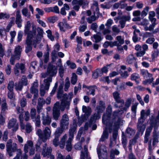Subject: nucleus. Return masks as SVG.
Listing matches in <instances>:
<instances>
[{
    "label": "nucleus",
    "instance_id": "nucleus-36",
    "mask_svg": "<svg viewBox=\"0 0 159 159\" xmlns=\"http://www.w3.org/2000/svg\"><path fill=\"white\" fill-rule=\"evenodd\" d=\"M136 59L134 56L131 54L129 55L126 58V62L129 64H131L135 62Z\"/></svg>",
    "mask_w": 159,
    "mask_h": 159
},
{
    "label": "nucleus",
    "instance_id": "nucleus-34",
    "mask_svg": "<svg viewBox=\"0 0 159 159\" xmlns=\"http://www.w3.org/2000/svg\"><path fill=\"white\" fill-rule=\"evenodd\" d=\"M38 83L36 82H34L30 89V92L33 93H38V90L37 89Z\"/></svg>",
    "mask_w": 159,
    "mask_h": 159
},
{
    "label": "nucleus",
    "instance_id": "nucleus-47",
    "mask_svg": "<svg viewBox=\"0 0 159 159\" xmlns=\"http://www.w3.org/2000/svg\"><path fill=\"white\" fill-rule=\"evenodd\" d=\"M111 65H107L105 66H104L100 69V71L102 75H103V73H107L108 71V69L110 67Z\"/></svg>",
    "mask_w": 159,
    "mask_h": 159
},
{
    "label": "nucleus",
    "instance_id": "nucleus-30",
    "mask_svg": "<svg viewBox=\"0 0 159 159\" xmlns=\"http://www.w3.org/2000/svg\"><path fill=\"white\" fill-rule=\"evenodd\" d=\"M64 130L65 129L61 127H58L54 133V136L56 137L59 138Z\"/></svg>",
    "mask_w": 159,
    "mask_h": 159
},
{
    "label": "nucleus",
    "instance_id": "nucleus-24",
    "mask_svg": "<svg viewBox=\"0 0 159 159\" xmlns=\"http://www.w3.org/2000/svg\"><path fill=\"white\" fill-rule=\"evenodd\" d=\"M115 100V102L112 103L115 107L116 108L119 107L120 108L122 107L123 105L125 103L124 100L123 99L120 98Z\"/></svg>",
    "mask_w": 159,
    "mask_h": 159
},
{
    "label": "nucleus",
    "instance_id": "nucleus-49",
    "mask_svg": "<svg viewBox=\"0 0 159 159\" xmlns=\"http://www.w3.org/2000/svg\"><path fill=\"white\" fill-rule=\"evenodd\" d=\"M66 83L65 84L64 90L65 91H67L70 86V82L69 80V79L67 77L66 79Z\"/></svg>",
    "mask_w": 159,
    "mask_h": 159
},
{
    "label": "nucleus",
    "instance_id": "nucleus-20",
    "mask_svg": "<svg viewBox=\"0 0 159 159\" xmlns=\"http://www.w3.org/2000/svg\"><path fill=\"white\" fill-rule=\"evenodd\" d=\"M150 126L154 127V129H157L159 126V121L155 118L153 116H152L149 118Z\"/></svg>",
    "mask_w": 159,
    "mask_h": 159
},
{
    "label": "nucleus",
    "instance_id": "nucleus-54",
    "mask_svg": "<svg viewBox=\"0 0 159 159\" xmlns=\"http://www.w3.org/2000/svg\"><path fill=\"white\" fill-rule=\"evenodd\" d=\"M6 32L5 29L2 27L0 26V35L2 37L6 35Z\"/></svg>",
    "mask_w": 159,
    "mask_h": 159
},
{
    "label": "nucleus",
    "instance_id": "nucleus-59",
    "mask_svg": "<svg viewBox=\"0 0 159 159\" xmlns=\"http://www.w3.org/2000/svg\"><path fill=\"white\" fill-rule=\"evenodd\" d=\"M57 52L52 50L51 53V56L52 61H55L56 57H57Z\"/></svg>",
    "mask_w": 159,
    "mask_h": 159
},
{
    "label": "nucleus",
    "instance_id": "nucleus-40",
    "mask_svg": "<svg viewBox=\"0 0 159 159\" xmlns=\"http://www.w3.org/2000/svg\"><path fill=\"white\" fill-rule=\"evenodd\" d=\"M1 107L2 110L1 113L4 114V112L8 110V106L6 102V100H4L2 104Z\"/></svg>",
    "mask_w": 159,
    "mask_h": 159
},
{
    "label": "nucleus",
    "instance_id": "nucleus-50",
    "mask_svg": "<svg viewBox=\"0 0 159 159\" xmlns=\"http://www.w3.org/2000/svg\"><path fill=\"white\" fill-rule=\"evenodd\" d=\"M21 158L22 151L20 149H18L17 150L16 156L13 159H21Z\"/></svg>",
    "mask_w": 159,
    "mask_h": 159
},
{
    "label": "nucleus",
    "instance_id": "nucleus-57",
    "mask_svg": "<svg viewBox=\"0 0 159 159\" xmlns=\"http://www.w3.org/2000/svg\"><path fill=\"white\" fill-rule=\"evenodd\" d=\"M23 84L20 82L15 85V89L17 91H21L22 89Z\"/></svg>",
    "mask_w": 159,
    "mask_h": 159
},
{
    "label": "nucleus",
    "instance_id": "nucleus-45",
    "mask_svg": "<svg viewBox=\"0 0 159 159\" xmlns=\"http://www.w3.org/2000/svg\"><path fill=\"white\" fill-rule=\"evenodd\" d=\"M112 30L113 32L112 34L113 36L117 35L120 31V29L115 25L112 27Z\"/></svg>",
    "mask_w": 159,
    "mask_h": 159
},
{
    "label": "nucleus",
    "instance_id": "nucleus-10",
    "mask_svg": "<svg viewBox=\"0 0 159 159\" xmlns=\"http://www.w3.org/2000/svg\"><path fill=\"white\" fill-rule=\"evenodd\" d=\"M72 4L73 6V9L76 11H78L80 7L82 6V8L88 4V2L86 0H73Z\"/></svg>",
    "mask_w": 159,
    "mask_h": 159
},
{
    "label": "nucleus",
    "instance_id": "nucleus-25",
    "mask_svg": "<svg viewBox=\"0 0 159 159\" xmlns=\"http://www.w3.org/2000/svg\"><path fill=\"white\" fill-rule=\"evenodd\" d=\"M52 78L51 77H48L47 78L45 79L44 80V83L41 86H43L47 90H48L50 84L52 82Z\"/></svg>",
    "mask_w": 159,
    "mask_h": 159
},
{
    "label": "nucleus",
    "instance_id": "nucleus-17",
    "mask_svg": "<svg viewBox=\"0 0 159 159\" xmlns=\"http://www.w3.org/2000/svg\"><path fill=\"white\" fill-rule=\"evenodd\" d=\"M144 122L138 121L137 124V129L138 132L136 134L139 135L140 134L141 135L143 134L146 128V125L143 124Z\"/></svg>",
    "mask_w": 159,
    "mask_h": 159
},
{
    "label": "nucleus",
    "instance_id": "nucleus-21",
    "mask_svg": "<svg viewBox=\"0 0 159 159\" xmlns=\"http://www.w3.org/2000/svg\"><path fill=\"white\" fill-rule=\"evenodd\" d=\"M71 129H70L69 133L70 136L69 137L68 140L66 142V150L68 151H70L71 150V141L74 137L73 134L72 133H71Z\"/></svg>",
    "mask_w": 159,
    "mask_h": 159
},
{
    "label": "nucleus",
    "instance_id": "nucleus-35",
    "mask_svg": "<svg viewBox=\"0 0 159 159\" xmlns=\"http://www.w3.org/2000/svg\"><path fill=\"white\" fill-rule=\"evenodd\" d=\"M100 72V69L99 68H97L93 71L92 75V78L94 79H96L99 76H102V75Z\"/></svg>",
    "mask_w": 159,
    "mask_h": 159
},
{
    "label": "nucleus",
    "instance_id": "nucleus-27",
    "mask_svg": "<svg viewBox=\"0 0 159 159\" xmlns=\"http://www.w3.org/2000/svg\"><path fill=\"white\" fill-rule=\"evenodd\" d=\"M108 126H107V127L105 128L103 131L102 134V135L100 139V141L103 142L106 139H107L108 138V133L107 131V129Z\"/></svg>",
    "mask_w": 159,
    "mask_h": 159
},
{
    "label": "nucleus",
    "instance_id": "nucleus-14",
    "mask_svg": "<svg viewBox=\"0 0 159 159\" xmlns=\"http://www.w3.org/2000/svg\"><path fill=\"white\" fill-rule=\"evenodd\" d=\"M7 126L9 129L13 128V131H16L18 128V125L16 119L14 118L11 119L8 123Z\"/></svg>",
    "mask_w": 159,
    "mask_h": 159
},
{
    "label": "nucleus",
    "instance_id": "nucleus-58",
    "mask_svg": "<svg viewBox=\"0 0 159 159\" xmlns=\"http://www.w3.org/2000/svg\"><path fill=\"white\" fill-rule=\"evenodd\" d=\"M159 54V50L158 49H155L152 52V57L153 59L157 57Z\"/></svg>",
    "mask_w": 159,
    "mask_h": 159
},
{
    "label": "nucleus",
    "instance_id": "nucleus-11",
    "mask_svg": "<svg viewBox=\"0 0 159 159\" xmlns=\"http://www.w3.org/2000/svg\"><path fill=\"white\" fill-rule=\"evenodd\" d=\"M19 69L21 70V73H24L25 71V64L23 63H16L14 68V73L15 75H18L19 73Z\"/></svg>",
    "mask_w": 159,
    "mask_h": 159
},
{
    "label": "nucleus",
    "instance_id": "nucleus-5",
    "mask_svg": "<svg viewBox=\"0 0 159 159\" xmlns=\"http://www.w3.org/2000/svg\"><path fill=\"white\" fill-rule=\"evenodd\" d=\"M82 111L85 114L82 115L80 117L78 118V124L79 126L81 125L83 122L87 120L92 112L91 108L90 107L85 106H82Z\"/></svg>",
    "mask_w": 159,
    "mask_h": 159
},
{
    "label": "nucleus",
    "instance_id": "nucleus-3",
    "mask_svg": "<svg viewBox=\"0 0 159 159\" xmlns=\"http://www.w3.org/2000/svg\"><path fill=\"white\" fill-rule=\"evenodd\" d=\"M51 131L49 128L46 127L43 130V132L40 129H38L36 132V134L39 138L41 139L43 142H45L48 139L50 138Z\"/></svg>",
    "mask_w": 159,
    "mask_h": 159
},
{
    "label": "nucleus",
    "instance_id": "nucleus-23",
    "mask_svg": "<svg viewBox=\"0 0 159 159\" xmlns=\"http://www.w3.org/2000/svg\"><path fill=\"white\" fill-rule=\"evenodd\" d=\"M106 107L105 104L104 102L102 101H100L99 104L96 107V110L97 112L102 113L105 110Z\"/></svg>",
    "mask_w": 159,
    "mask_h": 159
},
{
    "label": "nucleus",
    "instance_id": "nucleus-39",
    "mask_svg": "<svg viewBox=\"0 0 159 159\" xmlns=\"http://www.w3.org/2000/svg\"><path fill=\"white\" fill-rule=\"evenodd\" d=\"M97 89V87L96 85L90 86L88 89L89 91L87 92L88 95H92L94 96L95 94V91L96 89Z\"/></svg>",
    "mask_w": 159,
    "mask_h": 159
},
{
    "label": "nucleus",
    "instance_id": "nucleus-37",
    "mask_svg": "<svg viewBox=\"0 0 159 159\" xmlns=\"http://www.w3.org/2000/svg\"><path fill=\"white\" fill-rule=\"evenodd\" d=\"M84 139L83 137H82L80 141L77 143H76L74 146V148L77 150H80L82 148V143L84 142Z\"/></svg>",
    "mask_w": 159,
    "mask_h": 159
},
{
    "label": "nucleus",
    "instance_id": "nucleus-28",
    "mask_svg": "<svg viewBox=\"0 0 159 159\" xmlns=\"http://www.w3.org/2000/svg\"><path fill=\"white\" fill-rule=\"evenodd\" d=\"M67 138V135L65 134L60 139L59 142V146L61 149H63L65 145L66 141Z\"/></svg>",
    "mask_w": 159,
    "mask_h": 159
},
{
    "label": "nucleus",
    "instance_id": "nucleus-16",
    "mask_svg": "<svg viewBox=\"0 0 159 159\" xmlns=\"http://www.w3.org/2000/svg\"><path fill=\"white\" fill-rule=\"evenodd\" d=\"M52 149L51 147H48L47 143H44L43 146L42 154L44 157H46L50 154L52 152Z\"/></svg>",
    "mask_w": 159,
    "mask_h": 159
},
{
    "label": "nucleus",
    "instance_id": "nucleus-42",
    "mask_svg": "<svg viewBox=\"0 0 159 159\" xmlns=\"http://www.w3.org/2000/svg\"><path fill=\"white\" fill-rule=\"evenodd\" d=\"M88 154V149L86 145H85L84 147V152L83 151L81 152L80 155V159H85V156H87Z\"/></svg>",
    "mask_w": 159,
    "mask_h": 159
},
{
    "label": "nucleus",
    "instance_id": "nucleus-53",
    "mask_svg": "<svg viewBox=\"0 0 159 159\" xmlns=\"http://www.w3.org/2000/svg\"><path fill=\"white\" fill-rule=\"evenodd\" d=\"M93 37L95 39L94 42L96 43L99 42L102 40L101 37L100 35L98 34H94L93 35Z\"/></svg>",
    "mask_w": 159,
    "mask_h": 159
},
{
    "label": "nucleus",
    "instance_id": "nucleus-22",
    "mask_svg": "<svg viewBox=\"0 0 159 159\" xmlns=\"http://www.w3.org/2000/svg\"><path fill=\"white\" fill-rule=\"evenodd\" d=\"M21 15L19 10H17L16 12V23L18 28H20L22 26L21 23L22 20L21 18Z\"/></svg>",
    "mask_w": 159,
    "mask_h": 159
},
{
    "label": "nucleus",
    "instance_id": "nucleus-44",
    "mask_svg": "<svg viewBox=\"0 0 159 159\" xmlns=\"http://www.w3.org/2000/svg\"><path fill=\"white\" fill-rule=\"evenodd\" d=\"M42 141L39 138L37 142L35 145V147L36 150L38 152H41V148L40 147L41 144L42 143Z\"/></svg>",
    "mask_w": 159,
    "mask_h": 159
},
{
    "label": "nucleus",
    "instance_id": "nucleus-52",
    "mask_svg": "<svg viewBox=\"0 0 159 159\" xmlns=\"http://www.w3.org/2000/svg\"><path fill=\"white\" fill-rule=\"evenodd\" d=\"M14 86V82L13 81H10L9 82L7 86L8 91H13Z\"/></svg>",
    "mask_w": 159,
    "mask_h": 159
},
{
    "label": "nucleus",
    "instance_id": "nucleus-2",
    "mask_svg": "<svg viewBox=\"0 0 159 159\" xmlns=\"http://www.w3.org/2000/svg\"><path fill=\"white\" fill-rule=\"evenodd\" d=\"M119 112V111H116L114 112L113 116H115V117L112 119V123L110 122L108 125H106L108 126L110 133L111 132L112 129L113 130L112 137L114 141L116 139L117 136V129L119 128L120 125H122L123 124V121L117 116Z\"/></svg>",
    "mask_w": 159,
    "mask_h": 159
},
{
    "label": "nucleus",
    "instance_id": "nucleus-56",
    "mask_svg": "<svg viewBox=\"0 0 159 159\" xmlns=\"http://www.w3.org/2000/svg\"><path fill=\"white\" fill-rule=\"evenodd\" d=\"M19 82H21L23 85H26L27 84V80L26 76H23L21 81Z\"/></svg>",
    "mask_w": 159,
    "mask_h": 159
},
{
    "label": "nucleus",
    "instance_id": "nucleus-51",
    "mask_svg": "<svg viewBox=\"0 0 159 159\" xmlns=\"http://www.w3.org/2000/svg\"><path fill=\"white\" fill-rule=\"evenodd\" d=\"M48 90H47L43 86H41L40 89L39 94L41 96H43L44 95L46 91H48Z\"/></svg>",
    "mask_w": 159,
    "mask_h": 159
},
{
    "label": "nucleus",
    "instance_id": "nucleus-8",
    "mask_svg": "<svg viewBox=\"0 0 159 159\" xmlns=\"http://www.w3.org/2000/svg\"><path fill=\"white\" fill-rule=\"evenodd\" d=\"M22 51V48L20 46H18L15 49L14 54L11 56L10 59V62L12 65H14L16 60H19L20 59L21 53Z\"/></svg>",
    "mask_w": 159,
    "mask_h": 159
},
{
    "label": "nucleus",
    "instance_id": "nucleus-38",
    "mask_svg": "<svg viewBox=\"0 0 159 159\" xmlns=\"http://www.w3.org/2000/svg\"><path fill=\"white\" fill-rule=\"evenodd\" d=\"M7 96L11 102H13L15 100V96L13 91H8Z\"/></svg>",
    "mask_w": 159,
    "mask_h": 159
},
{
    "label": "nucleus",
    "instance_id": "nucleus-32",
    "mask_svg": "<svg viewBox=\"0 0 159 159\" xmlns=\"http://www.w3.org/2000/svg\"><path fill=\"white\" fill-rule=\"evenodd\" d=\"M139 135L136 134L134 138L130 141L128 146L129 150L131 151L132 150V145H134L137 142V140L139 138Z\"/></svg>",
    "mask_w": 159,
    "mask_h": 159
},
{
    "label": "nucleus",
    "instance_id": "nucleus-19",
    "mask_svg": "<svg viewBox=\"0 0 159 159\" xmlns=\"http://www.w3.org/2000/svg\"><path fill=\"white\" fill-rule=\"evenodd\" d=\"M42 124L44 125H50L52 121L51 118L48 115L45 116L44 113H42Z\"/></svg>",
    "mask_w": 159,
    "mask_h": 159
},
{
    "label": "nucleus",
    "instance_id": "nucleus-12",
    "mask_svg": "<svg viewBox=\"0 0 159 159\" xmlns=\"http://www.w3.org/2000/svg\"><path fill=\"white\" fill-rule=\"evenodd\" d=\"M97 152L99 159L106 158L107 155V150L105 146H101L99 148H97Z\"/></svg>",
    "mask_w": 159,
    "mask_h": 159
},
{
    "label": "nucleus",
    "instance_id": "nucleus-6",
    "mask_svg": "<svg viewBox=\"0 0 159 159\" xmlns=\"http://www.w3.org/2000/svg\"><path fill=\"white\" fill-rule=\"evenodd\" d=\"M57 72V67L51 64H49L46 72L41 74L42 77L43 78H45L49 76L51 77L55 76Z\"/></svg>",
    "mask_w": 159,
    "mask_h": 159
},
{
    "label": "nucleus",
    "instance_id": "nucleus-63",
    "mask_svg": "<svg viewBox=\"0 0 159 159\" xmlns=\"http://www.w3.org/2000/svg\"><path fill=\"white\" fill-rule=\"evenodd\" d=\"M88 22L90 24L93 21H94L96 20V17L95 16H92L90 17L86 18Z\"/></svg>",
    "mask_w": 159,
    "mask_h": 159
},
{
    "label": "nucleus",
    "instance_id": "nucleus-7",
    "mask_svg": "<svg viewBox=\"0 0 159 159\" xmlns=\"http://www.w3.org/2000/svg\"><path fill=\"white\" fill-rule=\"evenodd\" d=\"M31 25L30 21H28L26 24L25 26L24 32L25 34H27V36H29V37H34L36 35V28L34 26H32V30H30Z\"/></svg>",
    "mask_w": 159,
    "mask_h": 159
},
{
    "label": "nucleus",
    "instance_id": "nucleus-1",
    "mask_svg": "<svg viewBox=\"0 0 159 159\" xmlns=\"http://www.w3.org/2000/svg\"><path fill=\"white\" fill-rule=\"evenodd\" d=\"M73 97L72 93H69L68 95L65 93L63 96L60 104L59 102H57L54 104L53 107L52 115L53 118L55 120H58L60 116V110L63 111L65 108L67 110L69 109L70 102Z\"/></svg>",
    "mask_w": 159,
    "mask_h": 159
},
{
    "label": "nucleus",
    "instance_id": "nucleus-60",
    "mask_svg": "<svg viewBox=\"0 0 159 159\" xmlns=\"http://www.w3.org/2000/svg\"><path fill=\"white\" fill-rule=\"evenodd\" d=\"M9 15L6 13H0V19H4L6 18H9Z\"/></svg>",
    "mask_w": 159,
    "mask_h": 159
},
{
    "label": "nucleus",
    "instance_id": "nucleus-46",
    "mask_svg": "<svg viewBox=\"0 0 159 159\" xmlns=\"http://www.w3.org/2000/svg\"><path fill=\"white\" fill-rule=\"evenodd\" d=\"M77 80V76L75 73H73L71 80V83L73 85L75 84Z\"/></svg>",
    "mask_w": 159,
    "mask_h": 159
},
{
    "label": "nucleus",
    "instance_id": "nucleus-13",
    "mask_svg": "<svg viewBox=\"0 0 159 159\" xmlns=\"http://www.w3.org/2000/svg\"><path fill=\"white\" fill-rule=\"evenodd\" d=\"M69 124V119L67 114H65L62 116V118L60 120V127L65 129V128H68Z\"/></svg>",
    "mask_w": 159,
    "mask_h": 159
},
{
    "label": "nucleus",
    "instance_id": "nucleus-41",
    "mask_svg": "<svg viewBox=\"0 0 159 159\" xmlns=\"http://www.w3.org/2000/svg\"><path fill=\"white\" fill-rule=\"evenodd\" d=\"M141 74L144 77L147 78L148 77H152V74L148 72L147 70H140Z\"/></svg>",
    "mask_w": 159,
    "mask_h": 159
},
{
    "label": "nucleus",
    "instance_id": "nucleus-55",
    "mask_svg": "<svg viewBox=\"0 0 159 159\" xmlns=\"http://www.w3.org/2000/svg\"><path fill=\"white\" fill-rule=\"evenodd\" d=\"M138 104V103H135L134 105H133L131 108V110L134 115H136V110L137 107V105Z\"/></svg>",
    "mask_w": 159,
    "mask_h": 159
},
{
    "label": "nucleus",
    "instance_id": "nucleus-33",
    "mask_svg": "<svg viewBox=\"0 0 159 159\" xmlns=\"http://www.w3.org/2000/svg\"><path fill=\"white\" fill-rule=\"evenodd\" d=\"M135 131L134 129L130 127H128L126 130V134L129 138L133 136L135 134Z\"/></svg>",
    "mask_w": 159,
    "mask_h": 159
},
{
    "label": "nucleus",
    "instance_id": "nucleus-29",
    "mask_svg": "<svg viewBox=\"0 0 159 159\" xmlns=\"http://www.w3.org/2000/svg\"><path fill=\"white\" fill-rule=\"evenodd\" d=\"M63 84L61 83L60 85L59 86L58 89L57 90V97L58 98H61L62 97H62L65 94H63L62 96V94L63 93ZM62 99H61L62 100Z\"/></svg>",
    "mask_w": 159,
    "mask_h": 159
},
{
    "label": "nucleus",
    "instance_id": "nucleus-9",
    "mask_svg": "<svg viewBox=\"0 0 159 159\" xmlns=\"http://www.w3.org/2000/svg\"><path fill=\"white\" fill-rule=\"evenodd\" d=\"M7 152L10 156H13L12 152H15L17 150V145L16 143H12L11 139H9L6 144Z\"/></svg>",
    "mask_w": 159,
    "mask_h": 159
},
{
    "label": "nucleus",
    "instance_id": "nucleus-15",
    "mask_svg": "<svg viewBox=\"0 0 159 159\" xmlns=\"http://www.w3.org/2000/svg\"><path fill=\"white\" fill-rule=\"evenodd\" d=\"M150 110L149 109L145 111L144 110H142L140 112V116L138 119V120L144 122L148 116L150 115Z\"/></svg>",
    "mask_w": 159,
    "mask_h": 159
},
{
    "label": "nucleus",
    "instance_id": "nucleus-18",
    "mask_svg": "<svg viewBox=\"0 0 159 159\" xmlns=\"http://www.w3.org/2000/svg\"><path fill=\"white\" fill-rule=\"evenodd\" d=\"M33 37H29V36H27L25 40V43L26 44V46L25 50V52L26 53H28L31 51L32 47L31 44H32V39Z\"/></svg>",
    "mask_w": 159,
    "mask_h": 159
},
{
    "label": "nucleus",
    "instance_id": "nucleus-64",
    "mask_svg": "<svg viewBox=\"0 0 159 159\" xmlns=\"http://www.w3.org/2000/svg\"><path fill=\"white\" fill-rule=\"evenodd\" d=\"M56 159H65V156H63L60 152L58 151L56 154Z\"/></svg>",
    "mask_w": 159,
    "mask_h": 159
},
{
    "label": "nucleus",
    "instance_id": "nucleus-31",
    "mask_svg": "<svg viewBox=\"0 0 159 159\" xmlns=\"http://www.w3.org/2000/svg\"><path fill=\"white\" fill-rule=\"evenodd\" d=\"M37 62L36 61H33L30 64V69L31 70L30 72L34 73L38 70Z\"/></svg>",
    "mask_w": 159,
    "mask_h": 159
},
{
    "label": "nucleus",
    "instance_id": "nucleus-48",
    "mask_svg": "<svg viewBox=\"0 0 159 159\" xmlns=\"http://www.w3.org/2000/svg\"><path fill=\"white\" fill-rule=\"evenodd\" d=\"M38 34H37V37L38 38H41L43 35L44 33L43 30L41 28L38 27L37 28Z\"/></svg>",
    "mask_w": 159,
    "mask_h": 159
},
{
    "label": "nucleus",
    "instance_id": "nucleus-43",
    "mask_svg": "<svg viewBox=\"0 0 159 159\" xmlns=\"http://www.w3.org/2000/svg\"><path fill=\"white\" fill-rule=\"evenodd\" d=\"M22 15L25 16L27 17V18H30V12H28V10L26 8H23L21 11Z\"/></svg>",
    "mask_w": 159,
    "mask_h": 159
},
{
    "label": "nucleus",
    "instance_id": "nucleus-61",
    "mask_svg": "<svg viewBox=\"0 0 159 159\" xmlns=\"http://www.w3.org/2000/svg\"><path fill=\"white\" fill-rule=\"evenodd\" d=\"M122 143L124 147H126L127 143V139L126 136L122 134Z\"/></svg>",
    "mask_w": 159,
    "mask_h": 159
},
{
    "label": "nucleus",
    "instance_id": "nucleus-62",
    "mask_svg": "<svg viewBox=\"0 0 159 159\" xmlns=\"http://www.w3.org/2000/svg\"><path fill=\"white\" fill-rule=\"evenodd\" d=\"M116 40L120 45L124 43V40L122 39V37L121 36H117L116 37Z\"/></svg>",
    "mask_w": 159,
    "mask_h": 159
},
{
    "label": "nucleus",
    "instance_id": "nucleus-26",
    "mask_svg": "<svg viewBox=\"0 0 159 159\" xmlns=\"http://www.w3.org/2000/svg\"><path fill=\"white\" fill-rule=\"evenodd\" d=\"M132 99L131 98H128L125 101L124 107L120 108V110L121 111H126L130 106L132 102Z\"/></svg>",
    "mask_w": 159,
    "mask_h": 159
},
{
    "label": "nucleus",
    "instance_id": "nucleus-4",
    "mask_svg": "<svg viewBox=\"0 0 159 159\" xmlns=\"http://www.w3.org/2000/svg\"><path fill=\"white\" fill-rule=\"evenodd\" d=\"M119 111V113L120 111L119 110H117L115 111ZM115 111L113 112H114ZM112 112V107L111 105H109L108 106L106 110V112L105 114H104L102 116V121L103 124H105L106 125H108V124H109L110 122L112 123V119L114 118L115 117V116H113V118L111 120H110V116L111 115ZM119 113L117 114V116L119 118L118 116V115Z\"/></svg>",
    "mask_w": 159,
    "mask_h": 159
}]
</instances>
